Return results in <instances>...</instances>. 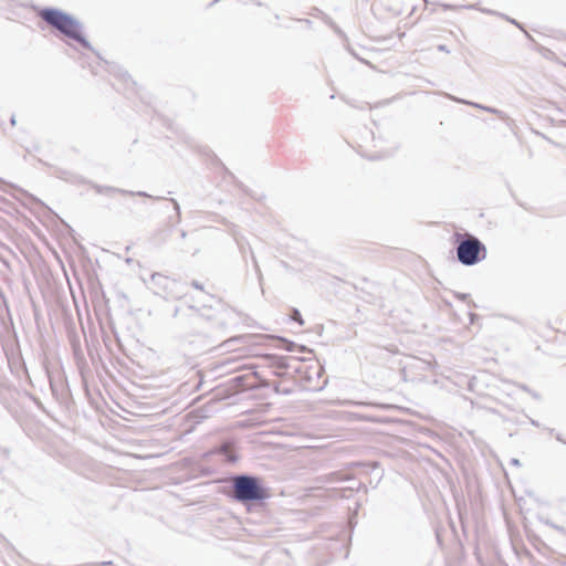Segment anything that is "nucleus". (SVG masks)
Segmentation results:
<instances>
[{
    "mask_svg": "<svg viewBox=\"0 0 566 566\" xmlns=\"http://www.w3.org/2000/svg\"><path fill=\"white\" fill-rule=\"evenodd\" d=\"M39 15L65 36L78 42L87 50H93L91 43L82 35L81 22L72 15L54 8L42 9Z\"/></svg>",
    "mask_w": 566,
    "mask_h": 566,
    "instance_id": "1",
    "label": "nucleus"
},
{
    "mask_svg": "<svg viewBox=\"0 0 566 566\" xmlns=\"http://www.w3.org/2000/svg\"><path fill=\"white\" fill-rule=\"evenodd\" d=\"M233 496L240 502L262 501L269 497L268 490L259 479L249 475H239L232 479Z\"/></svg>",
    "mask_w": 566,
    "mask_h": 566,
    "instance_id": "2",
    "label": "nucleus"
},
{
    "mask_svg": "<svg viewBox=\"0 0 566 566\" xmlns=\"http://www.w3.org/2000/svg\"><path fill=\"white\" fill-rule=\"evenodd\" d=\"M457 254L461 263L472 265L484 259L485 248L476 238L469 237L459 244Z\"/></svg>",
    "mask_w": 566,
    "mask_h": 566,
    "instance_id": "3",
    "label": "nucleus"
},
{
    "mask_svg": "<svg viewBox=\"0 0 566 566\" xmlns=\"http://www.w3.org/2000/svg\"><path fill=\"white\" fill-rule=\"evenodd\" d=\"M291 317H292V319L296 321L301 325L303 324V319H302L301 313L297 310H293V313H292Z\"/></svg>",
    "mask_w": 566,
    "mask_h": 566,
    "instance_id": "4",
    "label": "nucleus"
},
{
    "mask_svg": "<svg viewBox=\"0 0 566 566\" xmlns=\"http://www.w3.org/2000/svg\"><path fill=\"white\" fill-rule=\"evenodd\" d=\"M448 98H449V99H451V101L458 102V103H464V104H467L468 106H473V107L481 106V105H480V104H478V103H469V102L461 101V99H454V98H452V97H448Z\"/></svg>",
    "mask_w": 566,
    "mask_h": 566,
    "instance_id": "5",
    "label": "nucleus"
},
{
    "mask_svg": "<svg viewBox=\"0 0 566 566\" xmlns=\"http://www.w3.org/2000/svg\"><path fill=\"white\" fill-rule=\"evenodd\" d=\"M442 7H443V9H444V10H447V9H451V8H452V7H451V6H449V4H443Z\"/></svg>",
    "mask_w": 566,
    "mask_h": 566,
    "instance_id": "6",
    "label": "nucleus"
},
{
    "mask_svg": "<svg viewBox=\"0 0 566 566\" xmlns=\"http://www.w3.org/2000/svg\"><path fill=\"white\" fill-rule=\"evenodd\" d=\"M439 50L444 51L446 50L444 45H440Z\"/></svg>",
    "mask_w": 566,
    "mask_h": 566,
    "instance_id": "7",
    "label": "nucleus"
},
{
    "mask_svg": "<svg viewBox=\"0 0 566 566\" xmlns=\"http://www.w3.org/2000/svg\"><path fill=\"white\" fill-rule=\"evenodd\" d=\"M105 566H111V564L108 563V564H106Z\"/></svg>",
    "mask_w": 566,
    "mask_h": 566,
    "instance_id": "8",
    "label": "nucleus"
}]
</instances>
